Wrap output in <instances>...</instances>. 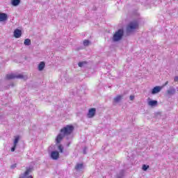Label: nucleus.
<instances>
[{"mask_svg": "<svg viewBox=\"0 0 178 178\" xmlns=\"http://www.w3.org/2000/svg\"><path fill=\"white\" fill-rule=\"evenodd\" d=\"M174 80L175 81H178V76H175Z\"/></svg>", "mask_w": 178, "mask_h": 178, "instance_id": "c85d7f7f", "label": "nucleus"}, {"mask_svg": "<svg viewBox=\"0 0 178 178\" xmlns=\"http://www.w3.org/2000/svg\"><path fill=\"white\" fill-rule=\"evenodd\" d=\"M138 29V22L132 21L127 26V34L134 32V31Z\"/></svg>", "mask_w": 178, "mask_h": 178, "instance_id": "f257e3e1", "label": "nucleus"}, {"mask_svg": "<svg viewBox=\"0 0 178 178\" xmlns=\"http://www.w3.org/2000/svg\"><path fill=\"white\" fill-rule=\"evenodd\" d=\"M122 99V96L119 95L114 98V102H119Z\"/></svg>", "mask_w": 178, "mask_h": 178, "instance_id": "aec40b11", "label": "nucleus"}, {"mask_svg": "<svg viewBox=\"0 0 178 178\" xmlns=\"http://www.w3.org/2000/svg\"><path fill=\"white\" fill-rule=\"evenodd\" d=\"M149 106H156L158 105V101L156 100H150L148 102Z\"/></svg>", "mask_w": 178, "mask_h": 178, "instance_id": "4468645a", "label": "nucleus"}, {"mask_svg": "<svg viewBox=\"0 0 178 178\" xmlns=\"http://www.w3.org/2000/svg\"><path fill=\"white\" fill-rule=\"evenodd\" d=\"M95 112H97V110L95 108H92L89 109L88 113V118H91L95 116Z\"/></svg>", "mask_w": 178, "mask_h": 178, "instance_id": "1a4fd4ad", "label": "nucleus"}, {"mask_svg": "<svg viewBox=\"0 0 178 178\" xmlns=\"http://www.w3.org/2000/svg\"><path fill=\"white\" fill-rule=\"evenodd\" d=\"M58 150H59L60 152H61V153L63 152V146H62V145H58Z\"/></svg>", "mask_w": 178, "mask_h": 178, "instance_id": "5701e85b", "label": "nucleus"}, {"mask_svg": "<svg viewBox=\"0 0 178 178\" xmlns=\"http://www.w3.org/2000/svg\"><path fill=\"white\" fill-rule=\"evenodd\" d=\"M8 20V14L0 13V22H6Z\"/></svg>", "mask_w": 178, "mask_h": 178, "instance_id": "f8f14e48", "label": "nucleus"}, {"mask_svg": "<svg viewBox=\"0 0 178 178\" xmlns=\"http://www.w3.org/2000/svg\"><path fill=\"white\" fill-rule=\"evenodd\" d=\"M89 44H90V40H85L83 41V45H84L85 47H88Z\"/></svg>", "mask_w": 178, "mask_h": 178, "instance_id": "412c9836", "label": "nucleus"}, {"mask_svg": "<svg viewBox=\"0 0 178 178\" xmlns=\"http://www.w3.org/2000/svg\"><path fill=\"white\" fill-rule=\"evenodd\" d=\"M84 65H87L86 61H82V62H79L78 63V65H79V67H83V66H84Z\"/></svg>", "mask_w": 178, "mask_h": 178, "instance_id": "6ab92c4d", "label": "nucleus"}, {"mask_svg": "<svg viewBox=\"0 0 178 178\" xmlns=\"http://www.w3.org/2000/svg\"><path fill=\"white\" fill-rule=\"evenodd\" d=\"M162 90V87L161 86H155L152 90V94L153 95H155V94H158V92H161V90Z\"/></svg>", "mask_w": 178, "mask_h": 178, "instance_id": "9d476101", "label": "nucleus"}, {"mask_svg": "<svg viewBox=\"0 0 178 178\" xmlns=\"http://www.w3.org/2000/svg\"><path fill=\"white\" fill-rule=\"evenodd\" d=\"M64 137L65 136L63 135V134L60 133L56 138V144H60V142L62 141V140H63Z\"/></svg>", "mask_w": 178, "mask_h": 178, "instance_id": "9b49d317", "label": "nucleus"}, {"mask_svg": "<svg viewBox=\"0 0 178 178\" xmlns=\"http://www.w3.org/2000/svg\"><path fill=\"white\" fill-rule=\"evenodd\" d=\"M84 168V165L83 163H77L75 166V170H82Z\"/></svg>", "mask_w": 178, "mask_h": 178, "instance_id": "dca6fc26", "label": "nucleus"}, {"mask_svg": "<svg viewBox=\"0 0 178 178\" xmlns=\"http://www.w3.org/2000/svg\"><path fill=\"white\" fill-rule=\"evenodd\" d=\"M33 172V166H29V168H26V170L24 173L22 177H19V178H33V176L29 175L30 173Z\"/></svg>", "mask_w": 178, "mask_h": 178, "instance_id": "20e7f679", "label": "nucleus"}, {"mask_svg": "<svg viewBox=\"0 0 178 178\" xmlns=\"http://www.w3.org/2000/svg\"><path fill=\"white\" fill-rule=\"evenodd\" d=\"M51 158L54 161H56V160L59 159V152H58V151H52L51 152Z\"/></svg>", "mask_w": 178, "mask_h": 178, "instance_id": "6e6552de", "label": "nucleus"}, {"mask_svg": "<svg viewBox=\"0 0 178 178\" xmlns=\"http://www.w3.org/2000/svg\"><path fill=\"white\" fill-rule=\"evenodd\" d=\"M14 37L15 38H20L22 37V31L19 29H15L14 31Z\"/></svg>", "mask_w": 178, "mask_h": 178, "instance_id": "ddd939ff", "label": "nucleus"}, {"mask_svg": "<svg viewBox=\"0 0 178 178\" xmlns=\"http://www.w3.org/2000/svg\"><path fill=\"white\" fill-rule=\"evenodd\" d=\"M7 80H12L13 79H24L23 74H8L6 75Z\"/></svg>", "mask_w": 178, "mask_h": 178, "instance_id": "39448f33", "label": "nucleus"}, {"mask_svg": "<svg viewBox=\"0 0 178 178\" xmlns=\"http://www.w3.org/2000/svg\"><path fill=\"white\" fill-rule=\"evenodd\" d=\"M24 45L29 47L31 45V40L30 39H25L24 42Z\"/></svg>", "mask_w": 178, "mask_h": 178, "instance_id": "a211bd4d", "label": "nucleus"}, {"mask_svg": "<svg viewBox=\"0 0 178 178\" xmlns=\"http://www.w3.org/2000/svg\"><path fill=\"white\" fill-rule=\"evenodd\" d=\"M15 168H16V164H14V165H11L12 169H15Z\"/></svg>", "mask_w": 178, "mask_h": 178, "instance_id": "cd10ccee", "label": "nucleus"}, {"mask_svg": "<svg viewBox=\"0 0 178 178\" xmlns=\"http://www.w3.org/2000/svg\"><path fill=\"white\" fill-rule=\"evenodd\" d=\"M168 84H169V81H167L165 84L163 85V87H165V86H168Z\"/></svg>", "mask_w": 178, "mask_h": 178, "instance_id": "bb28decb", "label": "nucleus"}, {"mask_svg": "<svg viewBox=\"0 0 178 178\" xmlns=\"http://www.w3.org/2000/svg\"><path fill=\"white\" fill-rule=\"evenodd\" d=\"M87 149H88L87 147H85L83 148V154L84 155L87 154Z\"/></svg>", "mask_w": 178, "mask_h": 178, "instance_id": "b1692460", "label": "nucleus"}, {"mask_svg": "<svg viewBox=\"0 0 178 178\" xmlns=\"http://www.w3.org/2000/svg\"><path fill=\"white\" fill-rule=\"evenodd\" d=\"M123 177V172H121L120 175H117L116 178H122Z\"/></svg>", "mask_w": 178, "mask_h": 178, "instance_id": "393cba45", "label": "nucleus"}, {"mask_svg": "<svg viewBox=\"0 0 178 178\" xmlns=\"http://www.w3.org/2000/svg\"><path fill=\"white\" fill-rule=\"evenodd\" d=\"M11 5H13V6H19V5H20V0H12Z\"/></svg>", "mask_w": 178, "mask_h": 178, "instance_id": "f3484780", "label": "nucleus"}, {"mask_svg": "<svg viewBox=\"0 0 178 178\" xmlns=\"http://www.w3.org/2000/svg\"><path fill=\"white\" fill-rule=\"evenodd\" d=\"M73 130H74V127H73V125H66L61 129L60 131L64 136H70V134L73 133Z\"/></svg>", "mask_w": 178, "mask_h": 178, "instance_id": "f03ea898", "label": "nucleus"}, {"mask_svg": "<svg viewBox=\"0 0 178 178\" xmlns=\"http://www.w3.org/2000/svg\"><path fill=\"white\" fill-rule=\"evenodd\" d=\"M124 34V31L123 29H118L113 36V41L114 42H118V41H120L122 38H123V35Z\"/></svg>", "mask_w": 178, "mask_h": 178, "instance_id": "7ed1b4c3", "label": "nucleus"}, {"mask_svg": "<svg viewBox=\"0 0 178 178\" xmlns=\"http://www.w3.org/2000/svg\"><path fill=\"white\" fill-rule=\"evenodd\" d=\"M178 89L175 88L173 86H170V88L166 90V94H168L170 96L175 95L176 92H177Z\"/></svg>", "mask_w": 178, "mask_h": 178, "instance_id": "423d86ee", "label": "nucleus"}, {"mask_svg": "<svg viewBox=\"0 0 178 178\" xmlns=\"http://www.w3.org/2000/svg\"><path fill=\"white\" fill-rule=\"evenodd\" d=\"M129 99H130V101H134V95H131L129 97Z\"/></svg>", "mask_w": 178, "mask_h": 178, "instance_id": "a878e982", "label": "nucleus"}, {"mask_svg": "<svg viewBox=\"0 0 178 178\" xmlns=\"http://www.w3.org/2000/svg\"><path fill=\"white\" fill-rule=\"evenodd\" d=\"M45 67V63L44 62H40V64L38 65V70L40 72H42Z\"/></svg>", "mask_w": 178, "mask_h": 178, "instance_id": "2eb2a0df", "label": "nucleus"}, {"mask_svg": "<svg viewBox=\"0 0 178 178\" xmlns=\"http://www.w3.org/2000/svg\"><path fill=\"white\" fill-rule=\"evenodd\" d=\"M19 140H20V137L15 136V138L14 142H13V147H11V152H15V151L16 149V146L17 145V144L19 143Z\"/></svg>", "mask_w": 178, "mask_h": 178, "instance_id": "0eeeda50", "label": "nucleus"}, {"mask_svg": "<svg viewBox=\"0 0 178 178\" xmlns=\"http://www.w3.org/2000/svg\"><path fill=\"white\" fill-rule=\"evenodd\" d=\"M149 168V165H145V164H144V165H143V170H144V171L147 170Z\"/></svg>", "mask_w": 178, "mask_h": 178, "instance_id": "4be33fe9", "label": "nucleus"}, {"mask_svg": "<svg viewBox=\"0 0 178 178\" xmlns=\"http://www.w3.org/2000/svg\"><path fill=\"white\" fill-rule=\"evenodd\" d=\"M2 118H3V117L0 115V120L2 119Z\"/></svg>", "mask_w": 178, "mask_h": 178, "instance_id": "c756f323", "label": "nucleus"}]
</instances>
